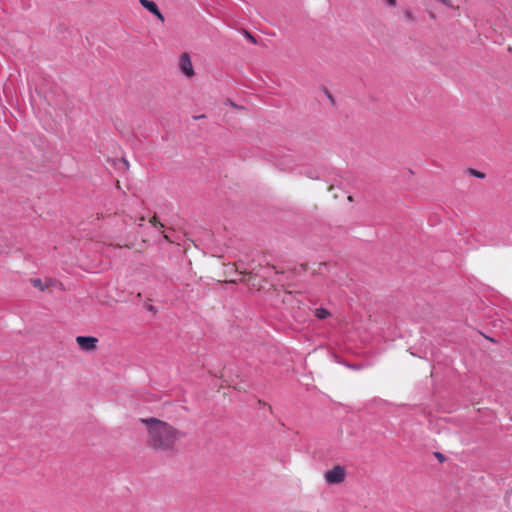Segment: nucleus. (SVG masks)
Instances as JSON below:
<instances>
[{
    "instance_id": "9d476101",
    "label": "nucleus",
    "mask_w": 512,
    "mask_h": 512,
    "mask_svg": "<svg viewBox=\"0 0 512 512\" xmlns=\"http://www.w3.org/2000/svg\"><path fill=\"white\" fill-rule=\"evenodd\" d=\"M245 36H246V38H247L250 42H252L253 44H255V43H256L255 38H254L250 33L245 32Z\"/></svg>"
},
{
    "instance_id": "f8f14e48",
    "label": "nucleus",
    "mask_w": 512,
    "mask_h": 512,
    "mask_svg": "<svg viewBox=\"0 0 512 512\" xmlns=\"http://www.w3.org/2000/svg\"><path fill=\"white\" fill-rule=\"evenodd\" d=\"M396 2H397V0H387L388 5H390V6H395Z\"/></svg>"
},
{
    "instance_id": "ddd939ff",
    "label": "nucleus",
    "mask_w": 512,
    "mask_h": 512,
    "mask_svg": "<svg viewBox=\"0 0 512 512\" xmlns=\"http://www.w3.org/2000/svg\"><path fill=\"white\" fill-rule=\"evenodd\" d=\"M436 456H437L438 458H441V457H442V455H441L440 453H436Z\"/></svg>"
},
{
    "instance_id": "f03ea898",
    "label": "nucleus",
    "mask_w": 512,
    "mask_h": 512,
    "mask_svg": "<svg viewBox=\"0 0 512 512\" xmlns=\"http://www.w3.org/2000/svg\"><path fill=\"white\" fill-rule=\"evenodd\" d=\"M344 478L345 469L339 465L333 467L324 474V479L328 484L341 483L344 480Z\"/></svg>"
},
{
    "instance_id": "20e7f679",
    "label": "nucleus",
    "mask_w": 512,
    "mask_h": 512,
    "mask_svg": "<svg viewBox=\"0 0 512 512\" xmlns=\"http://www.w3.org/2000/svg\"><path fill=\"white\" fill-rule=\"evenodd\" d=\"M76 342L82 350L92 351L96 348L98 340L92 336H78Z\"/></svg>"
},
{
    "instance_id": "6e6552de",
    "label": "nucleus",
    "mask_w": 512,
    "mask_h": 512,
    "mask_svg": "<svg viewBox=\"0 0 512 512\" xmlns=\"http://www.w3.org/2000/svg\"><path fill=\"white\" fill-rule=\"evenodd\" d=\"M439 3L443 4L444 6L446 7H452V2L451 0H437Z\"/></svg>"
},
{
    "instance_id": "f257e3e1",
    "label": "nucleus",
    "mask_w": 512,
    "mask_h": 512,
    "mask_svg": "<svg viewBox=\"0 0 512 512\" xmlns=\"http://www.w3.org/2000/svg\"><path fill=\"white\" fill-rule=\"evenodd\" d=\"M147 429V445L160 453L173 455L178 452L179 442L184 434L171 424L150 417L140 420Z\"/></svg>"
},
{
    "instance_id": "9b49d317",
    "label": "nucleus",
    "mask_w": 512,
    "mask_h": 512,
    "mask_svg": "<svg viewBox=\"0 0 512 512\" xmlns=\"http://www.w3.org/2000/svg\"><path fill=\"white\" fill-rule=\"evenodd\" d=\"M471 173L476 176V177H479V178H483L484 175L478 171H475V170H472Z\"/></svg>"
},
{
    "instance_id": "423d86ee",
    "label": "nucleus",
    "mask_w": 512,
    "mask_h": 512,
    "mask_svg": "<svg viewBox=\"0 0 512 512\" xmlns=\"http://www.w3.org/2000/svg\"><path fill=\"white\" fill-rule=\"evenodd\" d=\"M315 316L318 318V319H325L329 316V311L325 308H317L315 310Z\"/></svg>"
},
{
    "instance_id": "7ed1b4c3",
    "label": "nucleus",
    "mask_w": 512,
    "mask_h": 512,
    "mask_svg": "<svg viewBox=\"0 0 512 512\" xmlns=\"http://www.w3.org/2000/svg\"><path fill=\"white\" fill-rule=\"evenodd\" d=\"M179 66H180L182 73L184 75H186L188 78H191L194 76V74H195L194 69H193L192 62H191V59H190V56L188 53H183L180 56Z\"/></svg>"
},
{
    "instance_id": "39448f33",
    "label": "nucleus",
    "mask_w": 512,
    "mask_h": 512,
    "mask_svg": "<svg viewBox=\"0 0 512 512\" xmlns=\"http://www.w3.org/2000/svg\"><path fill=\"white\" fill-rule=\"evenodd\" d=\"M139 2L145 9H147L150 13L155 15L162 23L165 21L163 14L153 1L139 0Z\"/></svg>"
},
{
    "instance_id": "1a4fd4ad",
    "label": "nucleus",
    "mask_w": 512,
    "mask_h": 512,
    "mask_svg": "<svg viewBox=\"0 0 512 512\" xmlns=\"http://www.w3.org/2000/svg\"><path fill=\"white\" fill-rule=\"evenodd\" d=\"M404 15H405V18H406L407 20H409V21H411V22H412V21H414V17H413V15H412V13H411V12L406 11Z\"/></svg>"
},
{
    "instance_id": "0eeeda50",
    "label": "nucleus",
    "mask_w": 512,
    "mask_h": 512,
    "mask_svg": "<svg viewBox=\"0 0 512 512\" xmlns=\"http://www.w3.org/2000/svg\"><path fill=\"white\" fill-rule=\"evenodd\" d=\"M31 283L34 287L40 289L41 291L46 289V285H44L40 279H33L31 280Z\"/></svg>"
}]
</instances>
